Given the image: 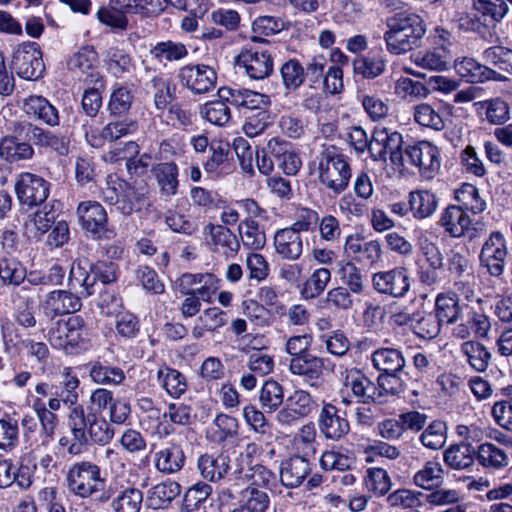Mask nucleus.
I'll return each instance as SVG.
<instances>
[{"label":"nucleus","mask_w":512,"mask_h":512,"mask_svg":"<svg viewBox=\"0 0 512 512\" xmlns=\"http://www.w3.org/2000/svg\"><path fill=\"white\" fill-rule=\"evenodd\" d=\"M90 404L85 409L83 405L76 406L74 411H69L67 424L71 435L77 441L71 451L75 452L86 443L87 438L97 444H107L114 435L113 430L103 416V411L115 402L113 393L104 388L95 389L90 395Z\"/></svg>","instance_id":"f257e3e1"},{"label":"nucleus","mask_w":512,"mask_h":512,"mask_svg":"<svg viewBox=\"0 0 512 512\" xmlns=\"http://www.w3.org/2000/svg\"><path fill=\"white\" fill-rule=\"evenodd\" d=\"M105 184L101 199L115 206L116 211L125 217L141 212L144 206H150L149 186L143 179L125 181L117 175H108Z\"/></svg>","instance_id":"f03ea898"},{"label":"nucleus","mask_w":512,"mask_h":512,"mask_svg":"<svg viewBox=\"0 0 512 512\" xmlns=\"http://www.w3.org/2000/svg\"><path fill=\"white\" fill-rule=\"evenodd\" d=\"M384 41L392 55H404L420 45L426 33L423 19L411 12H399L387 19Z\"/></svg>","instance_id":"7ed1b4c3"},{"label":"nucleus","mask_w":512,"mask_h":512,"mask_svg":"<svg viewBox=\"0 0 512 512\" xmlns=\"http://www.w3.org/2000/svg\"><path fill=\"white\" fill-rule=\"evenodd\" d=\"M318 179L334 194H341L351 178V168L347 157L333 146L323 147L318 157Z\"/></svg>","instance_id":"20e7f679"},{"label":"nucleus","mask_w":512,"mask_h":512,"mask_svg":"<svg viewBox=\"0 0 512 512\" xmlns=\"http://www.w3.org/2000/svg\"><path fill=\"white\" fill-rule=\"evenodd\" d=\"M105 484V479L101 477L100 467L90 461L74 463L66 474L68 491L80 498H89L104 490Z\"/></svg>","instance_id":"39448f33"},{"label":"nucleus","mask_w":512,"mask_h":512,"mask_svg":"<svg viewBox=\"0 0 512 512\" xmlns=\"http://www.w3.org/2000/svg\"><path fill=\"white\" fill-rule=\"evenodd\" d=\"M390 161L397 167H405L403 136L386 127H376L370 139V156L375 161Z\"/></svg>","instance_id":"423d86ee"},{"label":"nucleus","mask_w":512,"mask_h":512,"mask_svg":"<svg viewBox=\"0 0 512 512\" xmlns=\"http://www.w3.org/2000/svg\"><path fill=\"white\" fill-rule=\"evenodd\" d=\"M81 228L95 240H111L116 236L115 229L108 225L105 208L97 201L80 202L76 209Z\"/></svg>","instance_id":"0eeeda50"},{"label":"nucleus","mask_w":512,"mask_h":512,"mask_svg":"<svg viewBox=\"0 0 512 512\" xmlns=\"http://www.w3.org/2000/svg\"><path fill=\"white\" fill-rule=\"evenodd\" d=\"M405 165L418 168L419 174L426 179H433L441 166L440 151L429 141H419L404 148Z\"/></svg>","instance_id":"6e6552de"},{"label":"nucleus","mask_w":512,"mask_h":512,"mask_svg":"<svg viewBox=\"0 0 512 512\" xmlns=\"http://www.w3.org/2000/svg\"><path fill=\"white\" fill-rule=\"evenodd\" d=\"M11 68L25 80H37L44 71L40 46L36 42H23L13 52Z\"/></svg>","instance_id":"1a4fd4ad"},{"label":"nucleus","mask_w":512,"mask_h":512,"mask_svg":"<svg viewBox=\"0 0 512 512\" xmlns=\"http://www.w3.org/2000/svg\"><path fill=\"white\" fill-rule=\"evenodd\" d=\"M508 257V243L500 231H493L485 239L479 254L480 266L492 277L503 275Z\"/></svg>","instance_id":"9d476101"},{"label":"nucleus","mask_w":512,"mask_h":512,"mask_svg":"<svg viewBox=\"0 0 512 512\" xmlns=\"http://www.w3.org/2000/svg\"><path fill=\"white\" fill-rule=\"evenodd\" d=\"M34 155V147L25 138L19 122H13L10 132L0 138V159L13 165L30 161Z\"/></svg>","instance_id":"9b49d317"},{"label":"nucleus","mask_w":512,"mask_h":512,"mask_svg":"<svg viewBox=\"0 0 512 512\" xmlns=\"http://www.w3.org/2000/svg\"><path fill=\"white\" fill-rule=\"evenodd\" d=\"M235 64L252 80L268 78L274 67L273 55L270 49L242 48L235 58Z\"/></svg>","instance_id":"f8f14e48"},{"label":"nucleus","mask_w":512,"mask_h":512,"mask_svg":"<svg viewBox=\"0 0 512 512\" xmlns=\"http://www.w3.org/2000/svg\"><path fill=\"white\" fill-rule=\"evenodd\" d=\"M14 190L19 202L29 207L45 202L50 193V183L39 175L22 172L15 181Z\"/></svg>","instance_id":"ddd939ff"},{"label":"nucleus","mask_w":512,"mask_h":512,"mask_svg":"<svg viewBox=\"0 0 512 512\" xmlns=\"http://www.w3.org/2000/svg\"><path fill=\"white\" fill-rule=\"evenodd\" d=\"M208 249L225 260L233 259L240 251L237 235L228 227L208 223L203 230Z\"/></svg>","instance_id":"4468645a"},{"label":"nucleus","mask_w":512,"mask_h":512,"mask_svg":"<svg viewBox=\"0 0 512 512\" xmlns=\"http://www.w3.org/2000/svg\"><path fill=\"white\" fill-rule=\"evenodd\" d=\"M372 286L379 294L403 298L410 291L411 279L406 268L394 267L374 273Z\"/></svg>","instance_id":"2eb2a0df"},{"label":"nucleus","mask_w":512,"mask_h":512,"mask_svg":"<svg viewBox=\"0 0 512 512\" xmlns=\"http://www.w3.org/2000/svg\"><path fill=\"white\" fill-rule=\"evenodd\" d=\"M333 367L329 358L318 357L312 353H307L298 357L290 358L289 371L295 376L303 378L309 386L319 385L324 372Z\"/></svg>","instance_id":"dca6fc26"},{"label":"nucleus","mask_w":512,"mask_h":512,"mask_svg":"<svg viewBox=\"0 0 512 512\" xmlns=\"http://www.w3.org/2000/svg\"><path fill=\"white\" fill-rule=\"evenodd\" d=\"M178 77L181 84L196 95L209 93L217 83L215 69L205 64L185 65L179 70Z\"/></svg>","instance_id":"f3484780"},{"label":"nucleus","mask_w":512,"mask_h":512,"mask_svg":"<svg viewBox=\"0 0 512 512\" xmlns=\"http://www.w3.org/2000/svg\"><path fill=\"white\" fill-rule=\"evenodd\" d=\"M218 279L212 273H183L174 282L181 295H201L204 302H211L218 290Z\"/></svg>","instance_id":"a211bd4d"},{"label":"nucleus","mask_w":512,"mask_h":512,"mask_svg":"<svg viewBox=\"0 0 512 512\" xmlns=\"http://www.w3.org/2000/svg\"><path fill=\"white\" fill-rule=\"evenodd\" d=\"M81 298L72 290H52L40 302L43 315L48 320L75 313L81 309Z\"/></svg>","instance_id":"6ab92c4d"},{"label":"nucleus","mask_w":512,"mask_h":512,"mask_svg":"<svg viewBox=\"0 0 512 512\" xmlns=\"http://www.w3.org/2000/svg\"><path fill=\"white\" fill-rule=\"evenodd\" d=\"M67 284L80 298L93 295L96 284L93 262L86 257L75 259L70 266Z\"/></svg>","instance_id":"aec40b11"},{"label":"nucleus","mask_w":512,"mask_h":512,"mask_svg":"<svg viewBox=\"0 0 512 512\" xmlns=\"http://www.w3.org/2000/svg\"><path fill=\"white\" fill-rule=\"evenodd\" d=\"M343 385L350 388L357 402L362 404H382L376 383L361 370L352 368L344 372Z\"/></svg>","instance_id":"412c9836"},{"label":"nucleus","mask_w":512,"mask_h":512,"mask_svg":"<svg viewBox=\"0 0 512 512\" xmlns=\"http://www.w3.org/2000/svg\"><path fill=\"white\" fill-rule=\"evenodd\" d=\"M321 434L328 440L339 441L350 431L348 420L339 415L338 409L332 404H325L318 417Z\"/></svg>","instance_id":"4be33fe9"},{"label":"nucleus","mask_w":512,"mask_h":512,"mask_svg":"<svg viewBox=\"0 0 512 512\" xmlns=\"http://www.w3.org/2000/svg\"><path fill=\"white\" fill-rule=\"evenodd\" d=\"M345 251L352 258L364 265L372 266L382 257V248L377 240L365 241L359 236L349 235L345 241Z\"/></svg>","instance_id":"5701e85b"},{"label":"nucleus","mask_w":512,"mask_h":512,"mask_svg":"<svg viewBox=\"0 0 512 512\" xmlns=\"http://www.w3.org/2000/svg\"><path fill=\"white\" fill-rule=\"evenodd\" d=\"M491 330L489 317L481 311L471 310L466 319L452 328V336L457 339H467L473 333L476 338H487Z\"/></svg>","instance_id":"b1692460"},{"label":"nucleus","mask_w":512,"mask_h":512,"mask_svg":"<svg viewBox=\"0 0 512 512\" xmlns=\"http://www.w3.org/2000/svg\"><path fill=\"white\" fill-rule=\"evenodd\" d=\"M151 173L157 183L160 197L170 200L178 193L179 169L175 162H161L154 165Z\"/></svg>","instance_id":"393cba45"},{"label":"nucleus","mask_w":512,"mask_h":512,"mask_svg":"<svg viewBox=\"0 0 512 512\" xmlns=\"http://www.w3.org/2000/svg\"><path fill=\"white\" fill-rule=\"evenodd\" d=\"M273 247L279 258L296 261L303 254L304 243L301 235L294 234L285 227L275 232Z\"/></svg>","instance_id":"a878e982"},{"label":"nucleus","mask_w":512,"mask_h":512,"mask_svg":"<svg viewBox=\"0 0 512 512\" xmlns=\"http://www.w3.org/2000/svg\"><path fill=\"white\" fill-rule=\"evenodd\" d=\"M454 67L457 74L469 83H482L486 80L501 81L504 79L500 73L470 57L455 60Z\"/></svg>","instance_id":"bb28decb"},{"label":"nucleus","mask_w":512,"mask_h":512,"mask_svg":"<svg viewBox=\"0 0 512 512\" xmlns=\"http://www.w3.org/2000/svg\"><path fill=\"white\" fill-rule=\"evenodd\" d=\"M438 224L453 238H460L470 228L471 219L467 213L455 205H449L441 213Z\"/></svg>","instance_id":"cd10ccee"},{"label":"nucleus","mask_w":512,"mask_h":512,"mask_svg":"<svg viewBox=\"0 0 512 512\" xmlns=\"http://www.w3.org/2000/svg\"><path fill=\"white\" fill-rule=\"evenodd\" d=\"M475 460L480 466L489 471H499L509 465L507 452L497 445L485 442L475 449Z\"/></svg>","instance_id":"c85d7f7f"},{"label":"nucleus","mask_w":512,"mask_h":512,"mask_svg":"<svg viewBox=\"0 0 512 512\" xmlns=\"http://www.w3.org/2000/svg\"><path fill=\"white\" fill-rule=\"evenodd\" d=\"M310 470L308 459L292 456L281 465V484L288 488H296L303 483Z\"/></svg>","instance_id":"c756f323"},{"label":"nucleus","mask_w":512,"mask_h":512,"mask_svg":"<svg viewBox=\"0 0 512 512\" xmlns=\"http://www.w3.org/2000/svg\"><path fill=\"white\" fill-rule=\"evenodd\" d=\"M156 469L163 474L179 472L185 463V454L180 445L171 443L154 454Z\"/></svg>","instance_id":"7c9ffc66"},{"label":"nucleus","mask_w":512,"mask_h":512,"mask_svg":"<svg viewBox=\"0 0 512 512\" xmlns=\"http://www.w3.org/2000/svg\"><path fill=\"white\" fill-rule=\"evenodd\" d=\"M24 112L37 120L43 121L49 126L59 124V115L57 109L44 97L31 95L24 100Z\"/></svg>","instance_id":"2f4dec72"},{"label":"nucleus","mask_w":512,"mask_h":512,"mask_svg":"<svg viewBox=\"0 0 512 512\" xmlns=\"http://www.w3.org/2000/svg\"><path fill=\"white\" fill-rule=\"evenodd\" d=\"M316 435L314 423L308 422L300 427L291 441L292 450L295 452L294 456L308 460L314 457L318 446Z\"/></svg>","instance_id":"473e14b6"},{"label":"nucleus","mask_w":512,"mask_h":512,"mask_svg":"<svg viewBox=\"0 0 512 512\" xmlns=\"http://www.w3.org/2000/svg\"><path fill=\"white\" fill-rule=\"evenodd\" d=\"M201 476L210 482L221 480L228 472L229 458L227 455L220 454H204L201 455L197 462Z\"/></svg>","instance_id":"72a5a7b5"},{"label":"nucleus","mask_w":512,"mask_h":512,"mask_svg":"<svg viewBox=\"0 0 512 512\" xmlns=\"http://www.w3.org/2000/svg\"><path fill=\"white\" fill-rule=\"evenodd\" d=\"M16 484L21 489L32 485V478L27 467H17L9 459L0 460V489Z\"/></svg>","instance_id":"f704fd0d"},{"label":"nucleus","mask_w":512,"mask_h":512,"mask_svg":"<svg viewBox=\"0 0 512 512\" xmlns=\"http://www.w3.org/2000/svg\"><path fill=\"white\" fill-rule=\"evenodd\" d=\"M373 367L385 373H399L406 365L403 353L395 348H379L371 355Z\"/></svg>","instance_id":"c9c22d12"},{"label":"nucleus","mask_w":512,"mask_h":512,"mask_svg":"<svg viewBox=\"0 0 512 512\" xmlns=\"http://www.w3.org/2000/svg\"><path fill=\"white\" fill-rule=\"evenodd\" d=\"M240 244L252 251L262 250L266 244V234L263 226L252 218H245L238 224Z\"/></svg>","instance_id":"e433bc0d"},{"label":"nucleus","mask_w":512,"mask_h":512,"mask_svg":"<svg viewBox=\"0 0 512 512\" xmlns=\"http://www.w3.org/2000/svg\"><path fill=\"white\" fill-rule=\"evenodd\" d=\"M227 323V314L218 307H210L202 311L198 316L192 335L195 339H200L205 332H213Z\"/></svg>","instance_id":"4c0bfd02"},{"label":"nucleus","mask_w":512,"mask_h":512,"mask_svg":"<svg viewBox=\"0 0 512 512\" xmlns=\"http://www.w3.org/2000/svg\"><path fill=\"white\" fill-rule=\"evenodd\" d=\"M353 72L365 79H375L386 71V60L381 55H358L352 61Z\"/></svg>","instance_id":"58836bf2"},{"label":"nucleus","mask_w":512,"mask_h":512,"mask_svg":"<svg viewBox=\"0 0 512 512\" xmlns=\"http://www.w3.org/2000/svg\"><path fill=\"white\" fill-rule=\"evenodd\" d=\"M475 17L481 16L484 22H500L509 11L512 0H471Z\"/></svg>","instance_id":"ea45409f"},{"label":"nucleus","mask_w":512,"mask_h":512,"mask_svg":"<svg viewBox=\"0 0 512 512\" xmlns=\"http://www.w3.org/2000/svg\"><path fill=\"white\" fill-rule=\"evenodd\" d=\"M98 62V54L92 46H83L77 52L72 54L67 60V68L78 77L89 74Z\"/></svg>","instance_id":"a19ab883"},{"label":"nucleus","mask_w":512,"mask_h":512,"mask_svg":"<svg viewBox=\"0 0 512 512\" xmlns=\"http://www.w3.org/2000/svg\"><path fill=\"white\" fill-rule=\"evenodd\" d=\"M435 315L441 323L456 324L462 319V308L459 298L454 293L439 294L435 301Z\"/></svg>","instance_id":"79ce46f5"},{"label":"nucleus","mask_w":512,"mask_h":512,"mask_svg":"<svg viewBox=\"0 0 512 512\" xmlns=\"http://www.w3.org/2000/svg\"><path fill=\"white\" fill-rule=\"evenodd\" d=\"M409 207L416 219H425L435 213L438 198L428 190L412 191L409 194Z\"/></svg>","instance_id":"37998d69"},{"label":"nucleus","mask_w":512,"mask_h":512,"mask_svg":"<svg viewBox=\"0 0 512 512\" xmlns=\"http://www.w3.org/2000/svg\"><path fill=\"white\" fill-rule=\"evenodd\" d=\"M157 379L167 394L173 398H180L187 391L186 377L174 368L165 365L160 367Z\"/></svg>","instance_id":"c03bdc74"},{"label":"nucleus","mask_w":512,"mask_h":512,"mask_svg":"<svg viewBox=\"0 0 512 512\" xmlns=\"http://www.w3.org/2000/svg\"><path fill=\"white\" fill-rule=\"evenodd\" d=\"M244 478L250 481L245 490L255 489L257 492H264L260 488L275 492L278 488V478L275 473L266 466L256 464L244 473Z\"/></svg>","instance_id":"a18cd8bd"},{"label":"nucleus","mask_w":512,"mask_h":512,"mask_svg":"<svg viewBox=\"0 0 512 512\" xmlns=\"http://www.w3.org/2000/svg\"><path fill=\"white\" fill-rule=\"evenodd\" d=\"M181 492V486L175 481L161 482L148 491L147 503L152 509L166 507Z\"/></svg>","instance_id":"49530a36"},{"label":"nucleus","mask_w":512,"mask_h":512,"mask_svg":"<svg viewBox=\"0 0 512 512\" xmlns=\"http://www.w3.org/2000/svg\"><path fill=\"white\" fill-rule=\"evenodd\" d=\"M85 80L95 86L84 91L81 104L86 115L93 118L102 106L100 89L104 88V79L100 73L96 72V74H89Z\"/></svg>","instance_id":"de8ad7c7"},{"label":"nucleus","mask_w":512,"mask_h":512,"mask_svg":"<svg viewBox=\"0 0 512 512\" xmlns=\"http://www.w3.org/2000/svg\"><path fill=\"white\" fill-rule=\"evenodd\" d=\"M443 460L454 470L469 468L475 461V448L469 444H453L444 451Z\"/></svg>","instance_id":"09e8293b"},{"label":"nucleus","mask_w":512,"mask_h":512,"mask_svg":"<svg viewBox=\"0 0 512 512\" xmlns=\"http://www.w3.org/2000/svg\"><path fill=\"white\" fill-rule=\"evenodd\" d=\"M259 403L265 413L276 412L284 402L283 386L273 380H266L259 391Z\"/></svg>","instance_id":"8fccbe9b"},{"label":"nucleus","mask_w":512,"mask_h":512,"mask_svg":"<svg viewBox=\"0 0 512 512\" xmlns=\"http://www.w3.org/2000/svg\"><path fill=\"white\" fill-rule=\"evenodd\" d=\"M455 199L458 202L456 206L465 213H482L486 209V202L480 197L478 189L469 183H463L455 191Z\"/></svg>","instance_id":"3c124183"},{"label":"nucleus","mask_w":512,"mask_h":512,"mask_svg":"<svg viewBox=\"0 0 512 512\" xmlns=\"http://www.w3.org/2000/svg\"><path fill=\"white\" fill-rule=\"evenodd\" d=\"M414 120L421 126L441 131L445 122L439 104L420 103L414 107Z\"/></svg>","instance_id":"603ef678"},{"label":"nucleus","mask_w":512,"mask_h":512,"mask_svg":"<svg viewBox=\"0 0 512 512\" xmlns=\"http://www.w3.org/2000/svg\"><path fill=\"white\" fill-rule=\"evenodd\" d=\"M444 470L440 462L427 461L413 476V483L422 489L432 490L443 482Z\"/></svg>","instance_id":"864d4df0"},{"label":"nucleus","mask_w":512,"mask_h":512,"mask_svg":"<svg viewBox=\"0 0 512 512\" xmlns=\"http://www.w3.org/2000/svg\"><path fill=\"white\" fill-rule=\"evenodd\" d=\"M461 352L466 356L469 365L477 372H484L487 370L491 353L487 348L473 340H468L462 343Z\"/></svg>","instance_id":"5fc2aeb1"},{"label":"nucleus","mask_w":512,"mask_h":512,"mask_svg":"<svg viewBox=\"0 0 512 512\" xmlns=\"http://www.w3.org/2000/svg\"><path fill=\"white\" fill-rule=\"evenodd\" d=\"M79 385L80 381L78 377L72 373L71 368H65L60 382V391H55V395L62 398L63 404L69 407V411H74L76 406H81V404L78 403Z\"/></svg>","instance_id":"6e6d98bb"},{"label":"nucleus","mask_w":512,"mask_h":512,"mask_svg":"<svg viewBox=\"0 0 512 512\" xmlns=\"http://www.w3.org/2000/svg\"><path fill=\"white\" fill-rule=\"evenodd\" d=\"M411 58L417 66L428 70L442 71L448 65L447 52L443 47L419 51Z\"/></svg>","instance_id":"4d7b16f0"},{"label":"nucleus","mask_w":512,"mask_h":512,"mask_svg":"<svg viewBox=\"0 0 512 512\" xmlns=\"http://www.w3.org/2000/svg\"><path fill=\"white\" fill-rule=\"evenodd\" d=\"M331 280V271L321 267L315 269L303 283L301 295L304 299H314L321 295Z\"/></svg>","instance_id":"13d9d810"},{"label":"nucleus","mask_w":512,"mask_h":512,"mask_svg":"<svg viewBox=\"0 0 512 512\" xmlns=\"http://www.w3.org/2000/svg\"><path fill=\"white\" fill-rule=\"evenodd\" d=\"M27 277L26 267L14 258L0 260V280L3 285L19 287Z\"/></svg>","instance_id":"bf43d9fd"},{"label":"nucleus","mask_w":512,"mask_h":512,"mask_svg":"<svg viewBox=\"0 0 512 512\" xmlns=\"http://www.w3.org/2000/svg\"><path fill=\"white\" fill-rule=\"evenodd\" d=\"M134 100L132 89L123 84L116 85L109 98L108 110L111 115H125L131 109Z\"/></svg>","instance_id":"052dcab7"},{"label":"nucleus","mask_w":512,"mask_h":512,"mask_svg":"<svg viewBox=\"0 0 512 512\" xmlns=\"http://www.w3.org/2000/svg\"><path fill=\"white\" fill-rule=\"evenodd\" d=\"M107 70L115 77L120 78L133 70L131 56L123 49L112 47L106 54Z\"/></svg>","instance_id":"680f3d73"},{"label":"nucleus","mask_w":512,"mask_h":512,"mask_svg":"<svg viewBox=\"0 0 512 512\" xmlns=\"http://www.w3.org/2000/svg\"><path fill=\"white\" fill-rule=\"evenodd\" d=\"M280 76L284 88L295 91L305 81V69L297 59H289L281 65Z\"/></svg>","instance_id":"e2e57ef3"},{"label":"nucleus","mask_w":512,"mask_h":512,"mask_svg":"<svg viewBox=\"0 0 512 512\" xmlns=\"http://www.w3.org/2000/svg\"><path fill=\"white\" fill-rule=\"evenodd\" d=\"M151 55L158 61H179L188 55L185 44L172 40L158 42L151 50Z\"/></svg>","instance_id":"0e129e2a"},{"label":"nucleus","mask_w":512,"mask_h":512,"mask_svg":"<svg viewBox=\"0 0 512 512\" xmlns=\"http://www.w3.org/2000/svg\"><path fill=\"white\" fill-rule=\"evenodd\" d=\"M89 375L92 381L99 385H119L125 379L124 371L121 368L103 365L100 362L92 365Z\"/></svg>","instance_id":"69168bd1"},{"label":"nucleus","mask_w":512,"mask_h":512,"mask_svg":"<svg viewBox=\"0 0 512 512\" xmlns=\"http://www.w3.org/2000/svg\"><path fill=\"white\" fill-rule=\"evenodd\" d=\"M143 502V494L139 489L126 488L122 490L113 500L114 512H139Z\"/></svg>","instance_id":"338daca9"},{"label":"nucleus","mask_w":512,"mask_h":512,"mask_svg":"<svg viewBox=\"0 0 512 512\" xmlns=\"http://www.w3.org/2000/svg\"><path fill=\"white\" fill-rule=\"evenodd\" d=\"M270 504L267 492H257L254 488L244 490L242 501L231 512H266Z\"/></svg>","instance_id":"774afa93"}]
</instances>
